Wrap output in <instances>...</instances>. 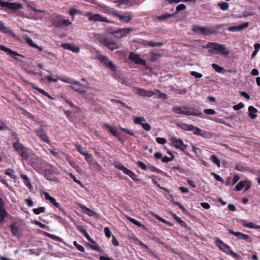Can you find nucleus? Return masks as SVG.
Wrapping results in <instances>:
<instances>
[{
	"label": "nucleus",
	"instance_id": "1",
	"mask_svg": "<svg viewBox=\"0 0 260 260\" xmlns=\"http://www.w3.org/2000/svg\"><path fill=\"white\" fill-rule=\"evenodd\" d=\"M15 150L20 155L23 159L27 160L29 157L28 149L18 141L13 143Z\"/></svg>",
	"mask_w": 260,
	"mask_h": 260
},
{
	"label": "nucleus",
	"instance_id": "2",
	"mask_svg": "<svg viewBox=\"0 0 260 260\" xmlns=\"http://www.w3.org/2000/svg\"><path fill=\"white\" fill-rule=\"evenodd\" d=\"M207 47L209 49V51L210 52L212 51H215L217 52H220L224 55L229 54V50L223 45L217 43H209L207 45Z\"/></svg>",
	"mask_w": 260,
	"mask_h": 260
},
{
	"label": "nucleus",
	"instance_id": "3",
	"mask_svg": "<svg viewBox=\"0 0 260 260\" xmlns=\"http://www.w3.org/2000/svg\"><path fill=\"white\" fill-rule=\"evenodd\" d=\"M216 244L221 250L226 253L227 254L232 255L236 259H239L240 256L238 255L235 252H233L230 248V247L228 245L223 243V242L220 239H217L216 241Z\"/></svg>",
	"mask_w": 260,
	"mask_h": 260
},
{
	"label": "nucleus",
	"instance_id": "4",
	"mask_svg": "<svg viewBox=\"0 0 260 260\" xmlns=\"http://www.w3.org/2000/svg\"><path fill=\"white\" fill-rule=\"evenodd\" d=\"M0 6L11 10V12L15 13L18 10L22 9L23 6L18 3H10L8 2H3L0 0Z\"/></svg>",
	"mask_w": 260,
	"mask_h": 260
},
{
	"label": "nucleus",
	"instance_id": "5",
	"mask_svg": "<svg viewBox=\"0 0 260 260\" xmlns=\"http://www.w3.org/2000/svg\"><path fill=\"white\" fill-rule=\"evenodd\" d=\"M170 141L174 147L183 152H185L187 148L188 147L187 145L183 143L181 139H177L175 137H171L170 139Z\"/></svg>",
	"mask_w": 260,
	"mask_h": 260
},
{
	"label": "nucleus",
	"instance_id": "6",
	"mask_svg": "<svg viewBox=\"0 0 260 260\" xmlns=\"http://www.w3.org/2000/svg\"><path fill=\"white\" fill-rule=\"evenodd\" d=\"M192 29L196 34L200 35L208 36L214 32V31L210 30L206 27H201L198 25H193Z\"/></svg>",
	"mask_w": 260,
	"mask_h": 260
},
{
	"label": "nucleus",
	"instance_id": "7",
	"mask_svg": "<svg viewBox=\"0 0 260 260\" xmlns=\"http://www.w3.org/2000/svg\"><path fill=\"white\" fill-rule=\"evenodd\" d=\"M0 50L5 52L7 54L12 56L16 60H19L16 56H21L24 58V56L23 55L19 54L16 51H13L10 48H8L2 45H0Z\"/></svg>",
	"mask_w": 260,
	"mask_h": 260
},
{
	"label": "nucleus",
	"instance_id": "8",
	"mask_svg": "<svg viewBox=\"0 0 260 260\" xmlns=\"http://www.w3.org/2000/svg\"><path fill=\"white\" fill-rule=\"evenodd\" d=\"M99 60L103 63L106 67L111 69L113 71L116 70V67L114 63L109 60L106 56L101 55L99 57Z\"/></svg>",
	"mask_w": 260,
	"mask_h": 260
},
{
	"label": "nucleus",
	"instance_id": "9",
	"mask_svg": "<svg viewBox=\"0 0 260 260\" xmlns=\"http://www.w3.org/2000/svg\"><path fill=\"white\" fill-rule=\"evenodd\" d=\"M134 29L133 28H119L114 31L113 34L117 35L116 36L117 38H121L125 37L127 34L134 31Z\"/></svg>",
	"mask_w": 260,
	"mask_h": 260
},
{
	"label": "nucleus",
	"instance_id": "10",
	"mask_svg": "<svg viewBox=\"0 0 260 260\" xmlns=\"http://www.w3.org/2000/svg\"><path fill=\"white\" fill-rule=\"evenodd\" d=\"M128 58L129 60H132L135 62V63L138 64H141L143 66L146 65V60L140 57V55L134 53V52H131L128 56Z\"/></svg>",
	"mask_w": 260,
	"mask_h": 260
},
{
	"label": "nucleus",
	"instance_id": "11",
	"mask_svg": "<svg viewBox=\"0 0 260 260\" xmlns=\"http://www.w3.org/2000/svg\"><path fill=\"white\" fill-rule=\"evenodd\" d=\"M229 233H230L231 235H233L239 239L247 241L248 242H251V240L250 239V238L248 235L243 234L242 233L240 232H236L233 231L231 229H228V230Z\"/></svg>",
	"mask_w": 260,
	"mask_h": 260
},
{
	"label": "nucleus",
	"instance_id": "12",
	"mask_svg": "<svg viewBox=\"0 0 260 260\" xmlns=\"http://www.w3.org/2000/svg\"><path fill=\"white\" fill-rule=\"evenodd\" d=\"M35 132L37 134L38 136L41 140L46 143H49V138L46 133L44 131L42 128L35 129Z\"/></svg>",
	"mask_w": 260,
	"mask_h": 260
},
{
	"label": "nucleus",
	"instance_id": "13",
	"mask_svg": "<svg viewBox=\"0 0 260 260\" xmlns=\"http://www.w3.org/2000/svg\"><path fill=\"white\" fill-rule=\"evenodd\" d=\"M94 38L99 41V42L105 46L106 44L108 43V38L105 35L103 34H93Z\"/></svg>",
	"mask_w": 260,
	"mask_h": 260
},
{
	"label": "nucleus",
	"instance_id": "14",
	"mask_svg": "<svg viewBox=\"0 0 260 260\" xmlns=\"http://www.w3.org/2000/svg\"><path fill=\"white\" fill-rule=\"evenodd\" d=\"M185 115H192L195 116H198L199 117L203 118V114L198 110L191 109V108H185Z\"/></svg>",
	"mask_w": 260,
	"mask_h": 260
},
{
	"label": "nucleus",
	"instance_id": "15",
	"mask_svg": "<svg viewBox=\"0 0 260 260\" xmlns=\"http://www.w3.org/2000/svg\"><path fill=\"white\" fill-rule=\"evenodd\" d=\"M70 83L74 85H78L81 87H76V88H74V91L78 92L82 94H85L87 93V90L83 89V87H88L87 85H83L78 81H73L70 82Z\"/></svg>",
	"mask_w": 260,
	"mask_h": 260
},
{
	"label": "nucleus",
	"instance_id": "16",
	"mask_svg": "<svg viewBox=\"0 0 260 260\" xmlns=\"http://www.w3.org/2000/svg\"><path fill=\"white\" fill-rule=\"evenodd\" d=\"M1 32L4 33L7 35H10L12 36V38L15 39V40H18L19 37L14 34V31L10 28L9 27H7L5 25V24L2 27Z\"/></svg>",
	"mask_w": 260,
	"mask_h": 260
},
{
	"label": "nucleus",
	"instance_id": "17",
	"mask_svg": "<svg viewBox=\"0 0 260 260\" xmlns=\"http://www.w3.org/2000/svg\"><path fill=\"white\" fill-rule=\"evenodd\" d=\"M8 214V212L4 208L3 201L0 197V222L4 220Z\"/></svg>",
	"mask_w": 260,
	"mask_h": 260
},
{
	"label": "nucleus",
	"instance_id": "18",
	"mask_svg": "<svg viewBox=\"0 0 260 260\" xmlns=\"http://www.w3.org/2000/svg\"><path fill=\"white\" fill-rule=\"evenodd\" d=\"M84 15L88 17L90 21L95 22L101 21V15L99 14H93L92 12H86Z\"/></svg>",
	"mask_w": 260,
	"mask_h": 260
},
{
	"label": "nucleus",
	"instance_id": "19",
	"mask_svg": "<svg viewBox=\"0 0 260 260\" xmlns=\"http://www.w3.org/2000/svg\"><path fill=\"white\" fill-rule=\"evenodd\" d=\"M248 25L249 23L246 22L242 25L230 27L228 28V30L230 31H238L246 28Z\"/></svg>",
	"mask_w": 260,
	"mask_h": 260
},
{
	"label": "nucleus",
	"instance_id": "20",
	"mask_svg": "<svg viewBox=\"0 0 260 260\" xmlns=\"http://www.w3.org/2000/svg\"><path fill=\"white\" fill-rule=\"evenodd\" d=\"M127 16L122 15L116 12H112V14L118 17L121 20L128 22L132 19V16L129 13H127Z\"/></svg>",
	"mask_w": 260,
	"mask_h": 260
},
{
	"label": "nucleus",
	"instance_id": "21",
	"mask_svg": "<svg viewBox=\"0 0 260 260\" xmlns=\"http://www.w3.org/2000/svg\"><path fill=\"white\" fill-rule=\"evenodd\" d=\"M84 155L85 156V159L89 164L95 167H100L98 162L93 159V156L91 154L87 152L85 154H84Z\"/></svg>",
	"mask_w": 260,
	"mask_h": 260
},
{
	"label": "nucleus",
	"instance_id": "22",
	"mask_svg": "<svg viewBox=\"0 0 260 260\" xmlns=\"http://www.w3.org/2000/svg\"><path fill=\"white\" fill-rule=\"evenodd\" d=\"M66 103H67L70 106V107L72 108V109L66 111L67 115H68L70 113H77L79 111V108L77 106H75L71 101H68L66 100Z\"/></svg>",
	"mask_w": 260,
	"mask_h": 260
},
{
	"label": "nucleus",
	"instance_id": "23",
	"mask_svg": "<svg viewBox=\"0 0 260 260\" xmlns=\"http://www.w3.org/2000/svg\"><path fill=\"white\" fill-rule=\"evenodd\" d=\"M79 207L82 210L84 213L87 214L88 215L90 216H94L96 214L95 212L94 211L91 210V209H89L88 208L86 207L85 206L83 205H80Z\"/></svg>",
	"mask_w": 260,
	"mask_h": 260
},
{
	"label": "nucleus",
	"instance_id": "24",
	"mask_svg": "<svg viewBox=\"0 0 260 260\" xmlns=\"http://www.w3.org/2000/svg\"><path fill=\"white\" fill-rule=\"evenodd\" d=\"M53 24L57 27L65 24V19H61L59 16H56L53 19Z\"/></svg>",
	"mask_w": 260,
	"mask_h": 260
},
{
	"label": "nucleus",
	"instance_id": "25",
	"mask_svg": "<svg viewBox=\"0 0 260 260\" xmlns=\"http://www.w3.org/2000/svg\"><path fill=\"white\" fill-rule=\"evenodd\" d=\"M30 85L33 89L37 90L38 92L42 93L44 95L48 97L49 99H52V97L46 91L38 87L35 83H30Z\"/></svg>",
	"mask_w": 260,
	"mask_h": 260
},
{
	"label": "nucleus",
	"instance_id": "26",
	"mask_svg": "<svg viewBox=\"0 0 260 260\" xmlns=\"http://www.w3.org/2000/svg\"><path fill=\"white\" fill-rule=\"evenodd\" d=\"M257 112V110L254 107L250 106L248 107V114L249 116L252 119H254L257 115L255 113Z\"/></svg>",
	"mask_w": 260,
	"mask_h": 260
},
{
	"label": "nucleus",
	"instance_id": "27",
	"mask_svg": "<svg viewBox=\"0 0 260 260\" xmlns=\"http://www.w3.org/2000/svg\"><path fill=\"white\" fill-rule=\"evenodd\" d=\"M66 49L70 50L74 53H78L80 51V48L78 46L69 43H66Z\"/></svg>",
	"mask_w": 260,
	"mask_h": 260
},
{
	"label": "nucleus",
	"instance_id": "28",
	"mask_svg": "<svg viewBox=\"0 0 260 260\" xmlns=\"http://www.w3.org/2000/svg\"><path fill=\"white\" fill-rule=\"evenodd\" d=\"M91 243H87V245L92 250H96L99 252L103 253V251L101 250L98 245L96 244L95 242L92 240L90 241Z\"/></svg>",
	"mask_w": 260,
	"mask_h": 260
},
{
	"label": "nucleus",
	"instance_id": "29",
	"mask_svg": "<svg viewBox=\"0 0 260 260\" xmlns=\"http://www.w3.org/2000/svg\"><path fill=\"white\" fill-rule=\"evenodd\" d=\"M109 50L113 51L118 48V45L114 41H108V43L105 45Z\"/></svg>",
	"mask_w": 260,
	"mask_h": 260
},
{
	"label": "nucleus",
	"instance_id": "30",
	"mask_svg": "<svg viewBox=\"0 0 260 260\" xmlns=\"http://www.w3.org/2000/svg\"><path fill=\"white\" fill-rule=\"evenodd\" d=\"M69 14L72 16V20L74 19V17L76 14H80V15H84V14L82 11L80 10L75 9L74 8H72L70 9V10L69 12Z\"/></svg>",
	"mask_w": 260,
	"mask_h": 260
},
{
	"label": "nucleus",
	"instance_id": "31",
	"mask_svg": "<svg viewBox=\"0 0 260 260\" xmlns=\"http://www.w3.org/2000/svg\"><path fill=\"white\" fill-rule=\"evenodd\" d=\"M169 213L174 217L176 221L178 222L183 227L186 226V223L184 221L182 220L180 218L178 217L176 214L174 213L172 211H170Z\"/></svg>",
	"mask_w": 260,
	"mask_h": 260
},
{
	"label": "nucleus",
	"instance_id": "32",
	"mask_svg": "<svg viewBox=\"0 0 260 260\" xmlns=\"http://www.w3.org/2000/svg\"><path fill=\"white\" fill-rule=\"evenodd\" d=\"M176 14V13H174L172 14H168V13H166V14H162L160 16H156V18L160 20V21H162V20H165L166 19H167L169 18H171V17H172L173 16H174Z\"/></svg>",
	"mask_w": 260,
	"mask_h": 260
},
{
	"label": "nucleus",
	"instance_id": "33",
	"mask_svg": "<svg viewBox=\"0 0 260 260\" xmlns=\"http://www.w3.org/2000/svg\"><path fill=\"white\" fill-rule=\"evenodd\" d=\"M164 44V43L154 42L152 41H147L145 42V45L151 47H155L157 46H161Z\"/></svg>",
	"mask_w": 260,
	"mask_h": 260
},
{
	"label": "nucleus",
	"instance_id": "34",
	"mask_svg": "<svg viewBox=\"0 0 260 260\" xmlns=\"http://www.w3.org/2000/svg\"><path fill=\"white\" fill-rule=\"evenodd\" d=\"M11 231L12 232V234L14 236H19V229L18 227L16 226L15 223L12 224L10 226Z\"/></svg>",
	"mask_w": 260,
	"mask_h": 260
},
{
	"label": "nucleus",
	"instance_id": "35",
	"mask_svg": "<svg viewBox=\"0 0 260 260\" xmlns=\"http://www.w3.org/2000/svg\"><path fill=\"white\" fill-rule=\"evenodd\" d=\"M126 218L133 224L137 225L139 227L144 229L145 226L142 223H141L139 221H137V220L127 216H126Z\"/></svg>",
	"mask_w": 260,
	"mask_h": 260
},
{
	"label": "nucleus",
	"instance_id": "36",
	"mask_svg": "<svg viewBox=\"0 0 260 260\" xmlns=\"http://www.w3.org/2000/svg\"><path fill=\"white\" fill-rule=\"evenodd\" d=\"M185 108L186 107H184L182 108L181 107H174L172 109V111L178 114H184L185 112Z\"/></svg>",
	"mask_w": 260,
	"mask_h": 260
},
{
	"label": "nucleus",
	"instance_id": "37",
	"mask_svg": "<svg viewBox=\"0 0 260 260\" xmlns=\"http://www.w3.org/2000/svg\"><path fill=\"white\" fill-rule=\"evenodd\" d=\"M25 39L27 43L31 47L34 48V47H38V45L35 43H34L32 40L31 38L28 37L27 35H25L24 36Z\"/></svg>",
	"mask_w": 260,
	"mask_h": 260
},
{
	"label": "nucleus",
	"instance_id": "38",
	"mask_svg": "<svg viewBox=\"0 0 260 260\" xmlns=\"http://www.w3.org/2000/svg\"><path fill=\"white\" fill-rule=\"evenodd\" d=\"M44 194L45 196V198L46 200H48L53 205L54 204V203L56 202V200L54 198L51 197L49 195V193L47 192H44Z\"/></svg>",
	"mask_w": 260,
	"mask_h": 260
},
{
	"label": "nucleus",
	"instance_id": "39",
	"mask_svg": "<svg viewBox=\"0 0 260 260\" xmlns=\"http://www.w3.org/2000/svg\"><path fill=\"white\" fill-rule=\"evenodd\" d=\"M217 6L220 7V8L223 10L225 11L229 9V5L226 2H221L217 4Z\"/></svg>",
	"mask_w": 260,
	"mask_h": 260
},
{
	"label": "nucleus",
	"instance_id": "40",
	"mask_svg": "<svg viewBox=\"0 0 260 260\" xmlns=\"http://www.w3.org/2000/svg\"><path fill=\"white\" fill-rule=\"evenodd\" d=\"M20 177L21 178L23 179V181H24V184L28 187H30V186H31V185H30V182H29V178L27 177V176L25 175V174H21L20 175Z\"/></svg>",
	"mask_w": 260,
	"mask_h": 260
},
{
	"label": "nucleus",
	"instance_id": "41",
	"mask_svg": "<svg viewBox=\"0 0 260 260\" xmlns=\"http://www.w3.org/2000/svg\"><path fill=\"white\" fill-rule=\"evenodd\" d=\"M151 214L155 218H156L157 219H158V220L161 221L162 222L166 224H168V225H170V223L167 221H166L165 219H164V218L160 217L159 215H158L157 214H155V213H152Z\"/></svg>",
	"mask_w": 260,
	"mask_h": 260
},
{
	"label": "nucleus",
	"instance_id": "42",
	"mask_svg": "<svg viewBox=\"0 0 260 260\" xmlns=\"http://www.w3.org/2000/svg\"><path fill=\"white\" fill-rule=\"evenodd\" d=\"M119 81L122 84L126 86H130L131 84L128 79L125 77L120 78Z\"/></svg>",
	"mask_w": 260,
	"mask_h": 260
},
{
	"label": "nucleus",
	"instance_id": "43",
	"mask_svg": "<svg viewBox=\"0 0 260 260\" xmlns=\"http://www.w3.org/2000/svg\"><path fill=\"white\" fill-rule=\"evenodd\" d=\"M5 174L9 176L12 179H15L16 176L14 175V172L11 169H8L5 171Z\"/></svg>",
	"mask_w": 260,
	"mask_h": 260
},
{
	"label": "nucleus",
	"instance_id": "44",
	"mask_svg": "<svg viewBox=\"0 0 260 260\" xmlns=\"http://www.w3.org/2000/svg\"><path fill=\"white\" fill-rule=\"evenodd\" d=\"M211 159L212 160V162L216 164L218 167L220 166V161L215 155H212L211 156Z\"/></svg>",
	"mask_w": 260,
	"mask_h": 260
},
{
	"label": "nucleus",
	"instance_id": "45",
	"mask_svg": "<svg viewBox=\"0 0 260 260\" xmlns=\"http://www.w3.org/2000/svg\"><path fill=\"white\" fill-rule=\"evenodd\" d=\"M212 67L218 73H221L224 70L223 67H220V66H219L218 64H215V63L212 64Z\"/></svg>",
	"mask_w": 260,
	"mask_h": 260
},
{
	"label": "nucleus",
	"instance_id": "46",
	"mask_svg": "<svg viewBox=\"0 0 260 260\" xmlns=\"http://www.w3.org/2000/svg\"><path fill=\"white\" fill-rule=\"evenodd\" d=\"M245 181H240L236 186V190L237 191H240L242 190L245 186Z\"/></svg>",
	"mask_w": 260,
	"mask_h": 260
},
{
	"label": "nucleus",
	"instance_id": "47",
	"mask_svg": "<svg viewBox=\"0 0 260 260\" xmlns=\"http://www.w3.org/2000/svg\"><path fill=\"white\" fill-rule=\"evenodd\" d=\"M33 212L35 214H39L41 213H43L45 211V208L43 207H40L39 208H35L32 210Z\"/></svg>",
	"mask_w": 260,
	"mask_h": 260
},
{
	"label": "nucleus",
	"instance_id": "48",
	"mask_svg": "<svg viewBox=\"0 0 260 260\" xmlns=\"http://www.w3.org/2000/svg\"><path fill=\"white\" fill-rule=\"evenodd\" d=\"M119 128L122 131L124 132L126 134H127L130 136H135L134 132L132 130L128 129L127 128H123V127H121L120 126H119Z\"/></svg>",
	"mask_w": 260,
	"mask_h": 260
},
{
	"label": "nucleus",
	"instance_id": "49",
	"mask_svg": "<svg viewBox=\"0 0 260 260\" xmlns=\"http://www.w3.org/2000/svg\"><path fill=\"white\" fill-rule=\"evenodd\" d=\"M235 169L237 171L243 172L247 170V168L241 165H238L236 166Z\"/></svg>",
	"mask_w": 260,
	"mask_h": 260
},
{
	"label": "nucleus",
	"instance_id": "50",
	"mask_svg": "<svg viewBox=\"0 0 260 260\" xmlns=\"http://www.w3.org/2000/svg\"><path fill=\"white\" fill-rule=\"evenodd\" d=\"M137 165L143 170H146L148 168L147 166L143 162L141 161L137 162Z\"/></svg>",
	"mask_w": 260,
	"mask_h": 260
},
{
	"label": "nucleus",
	"instance_id": "51",
	"mask_svg": "<svg viewBox=\"0 0 260 260\" xmlns=\"http://www.w3.org/2000/svg\"><path fill=\"white\" fill-rule=\"evenodd\" d=\"M190 75L196 78H201L203 77V75L202 74L195 71L191 72Z\"/></svg>",
	"mask_w": 260,
	"mask_h": 260
},
{
	"label": "nucleus",
	"instance_id": "52",
	"mask_svg": "<svg viewBox=\"0 0 260 260\" xmlns=\"http://www.w3.org/2000/svg\"><path fill=\"white\" fill-rule=\"evenodd\" d=\"M73 243L74 245L77 248V249L78 250L81 252H84L85 249L82 246L78 244L76 241H74Z\"/></svg>",
	"mask_w": 260,
	"mask_h": 260
},
{
	"label": "nucleus",
	"instance_id": "53",
	"mask_svg": "<svg viewBox=\"0 0 260 260\" xmlns=\"http://www.w3.org/2000/svg\"><path fill=\"white\" fill-rule=\"evenodd\" d=\"M137 93L141 96H145L147 92L145 89L138 88L137 89Z\"/></svg>",
	"mask_w": 260,
	"mask_h": 260
},
{
	"label": "nucleus",
	"instance_id": "54",
	"mask_svg": "<svg viewBox=\"0 0 260 260\" xmlns=\"http://www.w3.org/2000/svg\"><path fill=\"white\" fill-rule=\"evenodd\" d=\"M204 112L207 115H214L215 114V111L212 109H206L204 110Z\"/></svg>",
	"mask_w": 260,
	"mask_h": 260
},
{
	"label": "nucleus",
	"instance_id": "55",
	"mask_svg": "<svg viewBox=\"0 0 260 260\" xmlns=\"http://www.w3.org/2000/svg\"><path fill=\"white\" fill-rule=\"evenodd\" d=\"M174 158V155H172L171 158H170V157L166 156L162 157L161 161L163 162L166 163V162H168L169 161L172 160Z\"/></svg>",
	"mask_w": 260,
	"mask_h": 260
},
{
	"label": "nucleus",
	"instance_id": "56",
	"mask_svg": "<svg viewBox=\"0 0 260 260\" xmlns=\"http://www.w3.org/2000/svg\"><path fill=\"white\" fill-rule=\"evenodd\" d=\"M156 141L157 143L160 144H165L167 142V140L165 138L157 137L156 138Z\"/></svg>",
	"mask_w": 260,
	"mask_h": 260
},
{
	"label": "nucleus",
	"instance_id": "57",
	"mask_svg": "<svg viewBox=\"0 0 260 260\" xmlns=\"http://www.w3.org/2000/svg\"><path fill=\"white\" fill-rule=\"evenodd\" d=\"M211 175H212L216 180L219 182H223V179L219 175L213 172L211 173Z\"/></svg>",
	"mask_w": 260,
	"mask_h": 260
},
{
	"label": "nucleus",
	"instance_id": "58",
	"mask_svg": "<svg viewBox=\"0 0 260 260\" xmlns=\"http://www.w3.org/2000/svg\"><path fill=\"white\" fill-rule=\"evenodd\" d=\"M211 136V133L206 131H202L200 136L205 138H209Z\"/></svg>",
	"mask_w": 260,
	"mask_h": 260
},
{
	"label": "nucleus",
	"instance_id": "59",
	"mask_svg": "<svg viewBox=\"0 0 260 260\" xmlns=\"http://www.w3.org/2000/svg\"><path fill=\"white\" fill-rule=\"evenodd\" d=\"M142 127L146 131H149L151 129V126L149 124L147 123H143L142 122L141 124Z\"/></svg>",
	"mask_w": 260,
	"mask_h": 260
},
{
	"label": "nucleus",
	"instance_id": "60",
	"mask_svg": "<svg viewBox=\"0 0 260 260\" xmlns=\"http://www.w3.org/2000/svg\"><path fill=\"white\" fill-rule=\"evenodd\" d=\"M104 232H105V235L106 236L109 238L111 237V232L110 230V229H109V228L108 227H105L104 228Z\"/></svg>",
	"mask_w": 260,
	"mask_h": 260
},
{
	"label": "nucleus",
	"instance_id": "61",
	"mask_svg": "<svg viewBox=\"0 0 260 260\" xmlns=\"http://www.w3.org/2000/svg\"><path fill=\"white\" fill-rule=\"evenodd\" d=\"M142 119L143 120V121H145V119L143 118H141V117H137L136 118H135L134 119V122L135 123V124H141V123H142Z\"/></svg>",
	"mask_w": 260,
	"mask_h": 260
},
{
	"label": "nucleus",
	"instance_id": "62",
	"mask_svg": "<svg viewBox=\"0 0 260 260\" xmlns=\"http://www.w3.org/2000/svg\"><path fill=\"white\" fill-rule=\"evenodd\" d=\"M244 107V104L242 103H240L237 105L233 106V109L235 110H238L242 109Z\"/></svg>",
	"mask_w": 260,
	"mask_h": 260
},
{
	"label": "nucleus",
	"instance_id": "63",
	"mask_svg": "<svg viewBox=\"0 0 260 260\" xmlns=\"http://www.w3.org/2000/svg\"><path fill=\"white\" fill-rule=\"evenodd\" d=\"M186 6L184 4H180L178 5L176 8V12H179L181 10L185 9Z\"/></svg>",
	"mask_w": 260,
	"mask_h": 260
},
{
	"label": "nucleus",
	"instance_id": "64",
	"mask_svg": "<svg viewBox=\"0 0 260 260\" xmlns=\"http://www.w3.org/2000/svg\"><path fill=\"white\" fill-rule=\"evenodd\" d=\"M77 149L78 151V152L84 155V154H85L87 151L86 150H84V149L83 148H82L81 146H77Z\"/></svg>",
	"mask_w": 260,
	"mask_h": 260
}]
</instances>
